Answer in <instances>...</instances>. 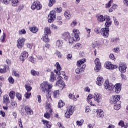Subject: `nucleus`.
Masks as SVG:
<instances>
[{"label": "nucleus", "mask_w": 128, "mask_h": 128, "mask_svg": "<svg viewBox=\"0 0 128 128\" xmlns=\"http://www.w3.org/2000/svg\"><path fill=\"white\" fill-rule=\"evenodd\" d=\"M105 25L106 26V28H108L112 26V20H110L109 21H106Z\"/></svg>", "instance_id": "c03bdc74"}, {"label": "nucleus", "mask_w": 128, "mask_h": 128, "mask_svg": "<svg viewBox=\"0 0 128 128\" xmlns=\"http://www.w3.org/2000/svg\"><path fill=\"white\" fill-rule=\"evenodd\" d=\"M24 6L20 5V6H18V9L17 10V12H20V10H22Z\"/></svg>", "instance_id": "338daca9"}, {"label": "nucleus", "mask_w": 128, "mask_h": 128, "mask_svg": "<svg viewBox=\"0 0 128 128\" xmlns=\"http://www.w3.org/2000/svg\"><path fill=\"white\" fill-rule=\"evenodd\" d=\"M24 110L27 114H29L30 116L34 114V112H32V108H30V107L28 106H25Z\"/></svg>", "instance_id": "6ab92c4d"}, {"label": "nucleus", "mask_w": 128, "mask_h": 128, "mask_svg": "<svg viewBox=\"0 0 128 128\" xmlns=\"http://www.w3.org/2000/svg\"><path fill=\"white\" fill-rule=\"evenodd\" d=\"M16 97L19 100H22V95L20 93H16Z\"/></svg>", "instance_id": "6e6d98bb"}, {"label": "nucleus", "mask_w": 128, "mask_h": 128, "mask_svg": "<svg viewBox=\"0 0 128 128\" xmlns=\"http://www.w3.org/2000/svg\"><path fill=\"white\" fill-rule=\"evenodd\" d=\"M105 90H114V84L110 83L108 80H106L104 84Z\"/></svg>", "instance_id": "1a4fd4ad"}, {"label": "nucleus", "mask_w": 128, "mask_h": 128, "mask_svg": "<svg viewBox=\"0 0 128 128\" xmlns=\"http://www.w3.org/2000/svg\"><path fill=\"white\" fill-rule=\"evenodd\" d=\"M12 0H2V2L4 4H8L10 2H12Z\"/></svg>", "instance_id": "13d9d810"}, {"label": "nucleus", "mask_w": 128, "mask_h": 128, "mask_svg": "<svg viewBox=\"0 0 128 128\" xmlns=\"http://www.w3.org/2000/svg\"><path fill=\"white\" fill-rule=\"evenodd\" d=\"M55 54L59 58H62V54H60V52L58 51H56V52H55Z\"/></svg>", "instance_id": "09e8293b"}, {"label": "nucleus", "mask_w": 128, "mask_h": 128, "mask_svg": "<svg viewBox=\"0 0 128 128\" xmlns=\"http://www.w3.org/2000/svg\"><path fill=\"white\" fill-rule=\"evenodd\" d=\"M66 111L65 113V117L66 118H70V116H72L74 112V106L70 104H66Z\"/></svg>", "instance_id": "7ed1b4c3"}, {"label": "nucleus", "mask_w": 128, "mask_h": 128, "mask_svg": "<svg viewBox=\"0 0 128 128\" xmlns=\"http://www.w3.org/2000/svg\"><path fill=\"white\" fill-rule=\"evenodd\" d=\"M82 46V44L80 43H77L73 46L74 48H80Z\"/></svg>", "instance_id": "864d4df0"}, {"label": "nucleus", "mask_w": 128, "mask_h": 128, "mask_svg": "<svg viewBox=\"0 0 128 128\" xmlns=\"http://www.w3.org/2000/svg\"><path fill=\"white\" fill-rule=\"evenodd\" d=\"M21 56H22L20 57V60L24 62L25 60L28 57V53L26 51H24L22 53Z\"/></svg>", "instance_id": "a211bd4d"}, {"label": "nucleus", "mask_w": 128, "mask_h": 128, "mask_svg": "<svg viewBox=\"0 0 128 128\" xmlns=\"http://www.w3.org/2000/svg\"><path fill=\"white\" fill-rule=\"evenodd\" d=\"M8 82L10 84H14V80L12 78V77L10 76L8 78Z\"/></svg>", "instance_id": "bf43d9fd"}, {"label": "nucleus", "mask_w": 128, "mask_h": 128, "mask_svg": "<svg viewBox=\"0 0 128 128\" xmlns=\"http://www.w3.org/2000/svg\"><path fill=\"white\" fill-rule=\"evenodd\" d=\"M52 96H53V98H58L60 96V90H54L52 92Z\"/></svg>", "instance_id": "cd10ccee"}, {"label": "nucleus", "mask_w": 128, "mask_h": 128, "mask_svg": "<svg viewBox=\"0 0 128 128\" xmlns=\"http://www.w3.org/2000/svg\"><path fill=\"white\" fill-rule=\"evenodd\" d=\"M30 74L32 76H38V72H36L34 70H32L30 71Z\"/></svg>", "instance_id": "ea45409f"}, {"label": "nucleus", "mask_w": 128, "mask_h": 128, "mask_svg": "<svg viewBox=\"0 0 128 128\" xmlns=\"http://www.w3.org/2000/svg\"><path fill=\"white\" fill-rule=\"evenodd\" d=\"M118 124L120 126H121V128L124 127V122L122 120H121L119 122Z\"/></svg>", "instance_id": "de8ad7c7"}, {"label": "nucleus", "mask_w": 128, "mask_h": 128, "mask_svg": "<svg viewBox=\"0 0 128 128\" xmlns=\"http://www.w3.org/2000/svg\"><path fill=\"white\" fill-rule=\"evenodd\" d=\"M42 40H44L45 42H50V40L48 39V34H44V36L42 38Z\"/></svg>", "instance_id": "2f4dec72"}, {"label": "nucleus", "mask_w": 128, "mask_h": 128, "mask_svg": "<svg viewBox=\"0 0 128 128\" xmlns=\"http://www.w3.org/2000/svg\"><path fill=\"white\" fill-rule=\"evenodd\" d=\"M63 44L64 42H62V40H58L56 42V46L58 47V48H62Z\"/></svg>", "instance_id": "bb28decb"}, {"label": "nucleus", "mask_w": 128, "mask_h": 128, "mask_svg": "<svg viewBox=\"0 0 128 128\" xmlns=\"http://www.w3.org/2000/svg\"><path fill=\"white\" fill-rule=\"evenodd\" d=\"M113 18H114V25L115 26H119L120 22H118V20H116L115 17H113Z\"/></svg>", "instance_id": "0e129e2a"}, {"label": "nucleus", "mask_w": 128, "mask_h": 128, "mask_svg": "<svg viewBox=\"0 0 128 128\" xmlns=\"http://www.w3.org/2000/svg\"><path fill=\"white\" fill-rule=\"evenodd\" d=\"M48 22H52L56 20V12L51 11L48 16Z\"/></svg>", "instance_id": "f8f14e48"}, {"label": "nucleus", "mask_w": 128, "mask_h": 128, "mask_svg": "<svg viewBox=\"0 0 128 128\" xmlns=\"http://www.w3.org/2000/svg\"><path fill=\"white\" fill-rule=\"evenodd\" d=\"M94 32L97 34H100V28L98 27H96L94 29Z\"/></svg>", "instance_id": "e2e57ef3"}, {"label": "nucleus", "mask_w": 128, "mask_h": 128, "mask_svg": "<svg viewBox=\"0 0 128 128\" xmlns=\"http://www.w3.org/2000/svg\"><path fill=\"white\" fill-rule=\"evenodd\" d=\"M114 90L116 94H120L122 90V84L120 83L116 84L114 86Z\"/></svg>", "instance_id": "2eb2a0df"}, {"label": "nucleus", "mask_w": 128, "mask_h": 128, "mask_svg": "<svg viewBox=\"0 0 128 128\" xmlns=\"http://www.w3.org/2000/svg\"><path fill=\"white\" fill-rule=\"evenodd\" d=\"M105 68H107V70H114L118 68V66L112 64V62L108 61L105 63Z\"/></svg>", "instance_id": "ddd939ff"}, {"label": "nucleus", "mask_w": 128, "mask_h": 128, "mask_svg": "<svg viewBox=\"0 0 128 128\" xmlns=\"http://www.w3.org/2000/svg\"><path fill=\"white\" fill-rule=\"evenodd\" d=\"M78 26V21L76 20H74L70 24V26L72 28H75Z\"/></svg>", "instance_id": "c9c22d12"}, {"label": "nucleus", "mask_w": 128, "mask_h": 128, "mask_svg": "<svg viewBox=\"0 0 128 128\" xmlns=\"http://www.w3.org/2000/svg\"><path fill=\"white\" fill-rule=\"evenodd\" d=\"M85 30H86V32H87V34H88V38H90V34L91 30L90 28H86Z\"/></svg>", "instance_id": "5fc2aeb1"}, {"label": "nucleus", "mask_w": 128, "mask_h": 128, "mask_svg": "<svg viewBox=\"0 0 128 128\" xmlns=\"http://www.w3.org/2000/svg\"><path fill=\"white\" fill-rule=\"evenodd\" d=\"M72 37L70 38V34L68 32H66L65 40H68L69 44H74V42H76L77 40H80V30L78 29H74L72 30Z\"/></svg>", "instance_id": "f257e3e1"}, {"label": "nucleus", "mask_w": 128, "mask_h": 128, "mask_svg": "<svg viewBox=\"0 0 128 128\" xmlns=\"http://www.w3.org/2000/svg\"><path fill=\"white\" fill-rule=\"evenodd\" d=\"M30 62H31L32 64H35L36 62V60L35 58H34V56H30L29 58Z\"/></svg>", "instance_id": "49530a36"}, {"label": "nucleus", "mask_w": 128, "mask_h": 128, "mask_svg": "<svg viewBox=\"0 0 128 128\" xmlns=\"http://www.w3.org/2000/svg\"><path fill=\"white\" fill-rule=\"evenodd\" d=\"M119 70L122 72V74H124L126 72V64L124 63H122L119 65Z\"/></svg>", "instance_id": "dca6fc26"}, {"label": "nucleus", "mask_w": 128, "mask_h": 128, "mask_svg": "<svg viewBox=\"0 0 128 128\" xmlns=\"http://www.w3.org/2000/svg\"><path fill=\"white\" fill-rule=\"evenodd\" d=\"M11 2L12 6H18V0H12Z\"/></svg>", "instance_id": "473e14b6"}, {"label": "nucleus", "mask_w": 128, "mask_h": 128, "mask_svg": "<svg viewBox=\"0 0 128 128\" xmlns=\"http://www.w3.org/2000/svg\"><path fill=\"white\" fill-rule=\"evenodd\" d=\"M96 84L98 86H102V84H104V78H102V76L100 75L98 76Z\"/></svg>", "instance_id": "f3484780"}, {"label": "nucleus", "mask_w": 128, "mask_h": 128, "mask_svg": "<svg viewBox=\"0 0 128 128\" xmlns=\"http://www.w3.org/2000/svg\"><path fill=\"white\" fill-rule=\"evenodd\" d=\"M30 8L32 10H42V4H40V2L38 0H36L33 2Z\"/></svg>", "instance_id": "423d86ee"}, {"label": "nucleus", "mask_w": 128, "mask_h": 128, "mask_svg": "<svg viewBox=\"0 0 128 128\" xmlns=\"http://www.w3.org/2000/svg\"><path fill=\"white\" fill-rule=\"evenodd\" d=\"M56 76H58V74H55L54 72H51L50 76V82H54V80H56Z\"/></svg>", "instance_id": "aec40b11"}, {"label": "nucleus", "mask_w": 128, "mask_h": 128, "mask_svg": "<svg viewBox=\"0 0 128 128\" xmlns=\"http://www.w3.org/2000/svg\"><path fill=\"white\" fill-rule=\"evenodd\" d=\"M26 41V38H19L17 40V46L18 48H22V46H24V43Z\"/></svg>", "instance_id": "4468645a"}, {"label": "nucleus", "mask_w": 128, "mask_h": 128, "mask_svg": "<svg viewBox=\"0 0 128 128\" xmlns=\"http://www.w3.org/2000/svg\"><path fill=\"white\" fill-rule=\"evenodd\" d=\"M58 108H62L64 106V102L62 100H60L58 104Z\"/></svg>", "instance_id": "3c124183"}, {"label": "nucleus", "mask_w": 128, "mask_h": 128, "mask_svg": "<svg viewBox=\"0 0 128 128\" xmlns=\"http://www.w3.org/2000/svg\"><path fill=\"white\" fill-rule=\"evenodd\" d=\"M104 18H105V20H106V22L110 20V16L108 15H105Z\"/></svg>", "instance_id": "69168bd1"}, {"label": "nucleus", "mask_w": 128, "mask_h": 128, "mask_svg": "<svg viewBox=\"0 0 128 128\" xmlns=\"http://www.w3.org/2000/svg\"><path fill=\"white\" fill-rule=\"evenodd\" d=\"M24 88H26V90H27V92H30V90H32V86H30V84H26L24 86Z\"/></svg>", "instance_id": "79ce46f5"}, {"label": "nucleus", "mask_w": 128, "mask_h": 128, "mask_svg": "<svg viewBox=\"0 0 128 128\" xmlns=\"http://www.w3.org/2000/svg\"><path fill=\"white\" fill-rule=\"evenodd\" d=\"M54 66H56V70H54V72L58 76V80H62V74L60 73V70H62V67H60V63L58 62H56L54 64Z\"/></svg>", "instance_id": "20e7f679"}, {"label": "nucleus", "mask_w": 128, "mask_h": 128, "mask_svg": "<svg viewBox=\"0 0 128 128\" xmlns=\"http://www.w3.org/2000/svg\"><path fill=\"white\" fill-rule=\"evenodd\" d=\"M44 34H51V32H50V28H46L44 29Z\"/></svg>", "instance_id": "f704fd0d"}, {"label": "nucleus", "mask_w": 128, "mask_h": 128, "mask_svg": "<svg viewBox=\"0 0 128 128\" xmlns=\"http://www.w3.org/2000/svg\"><path fill=\"white\" fill-rule=\"evenodd\" d=\"M120 104H122V102H118V103L114 104V109H115L116 110H118L120 108Z\"/></svg>", "instance_id": "c756f323"}, {"label": "nucleus", "mask_w": 128, "mask_h": 128, "mask_svg": "<svg viewBox=\"0 0 128 128\" xmlns=\"http://www.w3.org/2000/svg\"><path fill=\"white\" fill-rule=\"evenodd\" d=\"M10 108L12 110H14V108H18V104L16 102H11Z\"/></svg>", "instance_id": "58836bf2"}, {"label": "nucleus", "mask_w": 128, "mask_h": 128, "mask_svg": "<svg viewBox=\"0 0 128 128\" xmlns=\"http://www.w3.org/2000/svg\"><path fill=\"white\" fill-rule=\"evenodd\" d=\"M81 72H82L81 68L80 66H78V68L76 70V74H80Z\"/></svg>", "instance_id": "8fccbe9b"}, {"label": "nucleus", "mask_w": 128, "mask_h": 128, "mask_svg": "<svg viewBox=\"0 0 128 128\" xmlns=\"http://www.w3.org/2000/svg\"><path fill=\"white\" fill-rule=\"evenodd\" d=\"M52 105L50 104H48L46 105V112L44 114V118H50V114H52Z\"/></svg>", "instance_id": "39448f33"}, {"label": "nucleus", "mask_w": 128, "mask_h": 128, "mask_svg": "<svg viewBox=\"0 0 128 128\" xmlns=\"http://www.w3.org/2000/svg\"><path fill=\"white\" fill-rule=\"evenodd\" d=\"M42 122L44 124V128H52V123L46 120H42Z\"/></svg>", "instance_id": "412c9836"}, {"label": "nucleus", "mask_w": 128, "mask_h": 128, "mask_svg": "<svg viewBox=\"0 0 128 128\" xmlns=\"http://www.w3.org/2000/svg\"><path fill=\"white\" fill-rule=\"evenodd\" d=\"M2 102L3 104H10V102L8 95L5 94L3 96Z\"/></svg>", "instance_id": "b1692460"}, {"label": "nucleus", "mask_w": 128, "mask_h": 128, "mask_svg": "<svg viewBox=\"0 0 128 128\" xmlns=\"http://www.w3.org/2000/svg\"><path fill=\"white\" fill-rule=\"evenodd\" d=\"M76 122L77 126H82V124H84V120H80L79 121H76Z\"/></svg>", "instance_id": "052dcab7"}, {"label": "nucleus", "mask_w": 128, "mask_h": 128, "mask_svg": "<svg viewBox=\"0 0 128 128\" xmlns=\"http://www.w3.org/2000/svg\"><path fill=\"white\" fill-rule=\"evenodd\" d=\"M6 126L5 122L0 123V128H4Z\"/></svg>", "instance_id": "774afa93"}, {"label": "nucleus", "mask_w": 128, "mask_h": 128, "mask_svg": "<svg viewBox=\"0 0 128 128\" xmlns=\"http://www.w3.org/2000/svg\"><path fill=\"white\" fill-rule=\"evenodd\" d=\"M40 88H41V90L43 92H48L52 90V84H50L48 82H44L40 85Z\"/></svg>", "instance_id": "f03ea898"}, {"label": "nucleus", "mask_w": 128, "mask_h": 128, "mask_svg": "<svg viewBox=\"0 0 128 128\" xmlns=\"http://www.w3.org/2000/svg\"><path fill=\"white\" fill-rule=\"evenodd\" d=\"M100 34L104 38H108V35L110 34V28H102L100 30Z\"/></svg>", "instance_id": "9d476101"}, {"label": "nucleus", "mask_w": 128, "mask_h": 128, "mask_svg": "<svg viewBox=\"0 0 128 128\" xmlns=\"http://www.w3.org/2000/svg\"><path fill=\"white\" fill-rule=\"evenodd\" d=\"M94 102H98V104H100L102 100V94L98 92H96L94 94Z\"/></svg>", "instance_id": "9b49d317"}, {"label": "nucleus", "mask_w": 128, "mask_h": 128, "mask_svg": "<svg viewBox=\"0 0 128 128\" xmlns=\"http://www.w3.org/2000/svg\"><path fill=\"white\" fill-rule=\"evenodd\" d=\"M30 96H32V93L30 92H26L24 94V96L26 98H30Z\"/></svg>", "instance_id": "680f3d73"}, {"label": "nucleus", "mask_w": 128, "mask_h": 128, "mask_svg": "<svg viewBox=\"0 0 128 128\" xmlns=\"http://www.w3.org/2000/svg\"><path fill=\"white\" fill-rule=\"evenodd\" d=\"M64 16L65 20H70V18H72V15L70 14V11L65 12Z\"/></svg>", "instance_id": "393cba45"}, {"label": "nucleus", "mask_w": 128, "mask_h": 128, "mask_svg": "<svg viewBox=\"0 0 128 128\" xmlns=\"http://www.w3.org/2000/svg\"><path fill=\"white\" fill-rule=\"evenodd\" d=\"M30 32H34V34H36V32H38V28L36 26H34L30 28Z\"/></svg>", "instance_id": "e433bc0d"}, {"label": "nucleus", "mask_w": 128, "mask_h": 128, "mask_svg": "<svg viewBox=\"0 0 128 128\" xmlns=\"http://www.w3.org/2000/svg\"><path fill=\"white\" fill-rule=\"evenodd\" d=\"M19 32V34H26V30L24 29H22L21 30H20L18 31Z\"/></svg>", "instance_id": "603ef678"}, {"label": "nucleus", "mask_w": 128, "mask_h": 128, "mask_svg": "<svg viewBox=\"0 0 128 128\" xmlns=\"http://www.w3.org/2000/svg\"><path fill=\"white\" fill-rule=\"evenodd\" d=\"M92 95L91 94H90L88 96L86 101L88 102V104H90V106H96V104H92V100H92Z\"/></svg>", "instance_id": "4be33fe9"}, {"label": "nucleus", "mask_w": 128, "mask_h": 128, "mask_svg": "<svg viewBox=\"0 0 128 128\" xmlns=\"http://www.w3.org/2000/svg\"><path fill=\"white\" fill-rule=\"evenodd\" d=\"M56 86L64 88V81H62V80H58L56 82Z\"/></svg>", "instance_id": "5701e85b"}, {"label": "nucleus", "mask_w": 128, "mask_h": 128, "mask_svg": "<svg viewBox=\"0 0 128 128\" xmlns=\"http://www.w3.org/2000/svg\"><path fill=\"white\" fill-rule=\"evenodd\" d=\"M112 2H114V1L112 0H110V1H109L108 3L106 4V8H110V6L112 4Z\"/></svg>", "instance_id": "a18cd8bd"}, {"label": "nucleus", "mask_w": 128, "mask_h": 128, "mask_svg": "<svg viewBox=\"0 0 128 128\" xmlns=\"http://www.w3.org/2000/svg\"><path fill=\"white\" fill-rule=\"evenodd\" d=\"M68 98H70L71 100H74V102H76V100H78V99H76V98H74V95L70 94L68 95Z\"/></svg>", "instance_id": "37998d69"}, {"label": "nucleus", "mask_w": 128, "mask_h": 128, "mask_svg": "<svg viewBox=\"0 0 128 128\" xmlns=\"http://www.w3.org/2000/svg\"><path fill=\"white\" fill-rule=\"evenodd\" d=\"M97 114L100 116V118H104V111L100 109L97 110Z\"/></svg>", "instance_id": "7c9ffc66"}, {"label": "nucleus", "mask_w": 128, "mask_h": 128, "mask_svg": "<svg viewBox=\"0 0 128 128\" xmlns=\"http://www.w3.org/2000/svg\"><path fill=\"white\" fill-rule=\"evenodd\" d=\"M94 63L96 66L94 67V70L96 72H98L102 68V64H100V58H96L94 60Z\"/></svg>", "instance_id": "6e6552de"}, {"label": "nucleus", "mask_w": 128, "mask_h": 128, "mask_svg": "<svg viewBox=\"0 0 128 128\" xmlns=\"http://www.w3.org/2000/svg\"><path fill=\"white\" fill-rule=\"evenodd\" d=\"M6 40V34L4 33H3V36H2L0 38V40L2 42H4V40Z\"/></svg>", "instance_id": "4d7b16f0"}, {"label": "nucleus", "mask_w": 128, "mask_h": 128, "mask_svg": "<svg viewBox=\"0 0 128 128\" xmlns=\"http://www.w3.org/2000/svg\"><path fill=\"white\" fill-rule=\"evenodd\" d=\"M97 20L99 22H104L106 20V18L102 15H100L97 17Z\"/></svg>", "instance_id": "a878e982"}, {"label": "nucleus", "mask_w": 128, "mask_h": 128, "mask_svg": "<svg viewBox=\"0 0 128 128\" xmlns=\"http://www.w3.org/2000/svg\"><path fill=\"white\" fill-rule=\"evenodd\" d=\"M46 92H47V94H46L47 100H48V102H52V96L50 94V91Z\"/></svg>", "instance_id": "a19ab883"}, {"label": "nucleus", "mask_w": 128, "mask_h": 128, "mask_svg": "<svg viewBox=\"0 0 128 128\" xmlns=\"http://www.w3.org/2000/svg\"><path fill=\"white\" fill-rule=\"evenodd\" d=\"M54 4H56V0H49L48 6H50V8H51V6H52Z\"/></svg>", "instance_id": "4c0bfd02"}, {"label": "nucleus", "mask_w": 128, "mask_h": 128, "mask_svg": "<svg viewBox=\"0 0 128 128\" xmlns=\"http://www.w3.org/2000/svg\"><path fill=\"white\" fill-rule=\"evenodd\" d=\"M9 96L12 100H14V96H16V92H14V91H11L9 94Z\"/></svg>", "instance_id": "72a5a7b5"}, {"label": "nucleus", "mask_w": 128, "mask_h": 128, "mask_svg": "<svg viewBox=\"0 0 128 128\" xmlns=\"http://www.w3.org/2000/svg\"><path fill=\"white\" fill-rule=\"evenodd\" d=\"M84 62H86V59L84 58L81 59L77 62V64H76L77 66H82V64H84Z\"/></svg>", "instance_id": "c85d7f7f"}, {"label": "nucleus", "mask_w": 128, "mask_h": 128, "mask_svg": "<svg viewBox=\"0 0 128 128\" xmlns=\"http://www.w3.org/2000/svg\"><path fill=\"white\" fill-rule=\"evenodd\" d=\"M120 96L119 95H114L112 96L110 99V102L113 104H116L118 102H120Z\"/></svg>", "instance_id": "0eeeda50"}]
</instances>
